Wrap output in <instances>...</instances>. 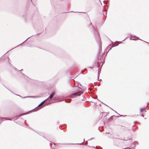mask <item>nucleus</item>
I'll list each match as a JSON object with an SVG mask.
<instances>
[{"label": "nucleus", "instance_id": "obj_1", "mask_svg": "<svg viewBox=\"0 0 149 149\" xmlns=\"http://www.w3.org/2000/svg\"><path fill=\"white\" fill-rule=\"evenodd\" d=\"M80 92L79 91L78 92H76L75 93H73L72 94V95L73 96H77V95H80V94H79V93Z\"/></svg>", "mask_w": 149, "mask_h": 149}, {"label": "nucleus", "instance_id": "obj_2", "mask_svg": "<svg viewBox=\"0 0 149 149\" xmlns=\"http://www.w3.org/2000/svg\"><path fill=\"white\" fill-rule=\"evenodd\" d=\"M54 93H53L51 95H50V96H49V98H47V100L49 98L50 99H52L53 97V96L54 95Z\"/></svg>", "mask_w": 149, "mask_h": 149}, {"label": "nucleus", "instance_id": "obj_5", "mask_svg": "<svg viewBox=\"0 0 149 149\" xmlns=\"http://www.w3.org/2000/svg\"><path fill=\"white\" fill-rule=\"evenodd\" d=\"M44 101L42 102H41V103H40L39 105V106H41L44 103Z\"/></svg>", "mask_w": 149, "mask_h": 149}, {"label": "nucleus", "instance_id": "obj_4", "mask_svg": "<svg viewBox=\"0 0 149 149\" xmlns=\"http://www.w3.org/2000/svg\"><path fill=\"white\" fill-rule=\"evenodd\" d=\"M117 43H118V42L117 43L116 42L115 44H113V47H115L116 46H117L118 45H117Z\"/></svg>", "mask_w": 149, "mask_h": 149}, {"label": "nucleus", "instance_id": "obj_6", "mask_svg": "<svg viewBox=\"0 0 149 149\" xmlns=\"http://www.w3.org/2000/svg\"><path fill=\"white\" fill-rule=\"evenodd\" d=\"M19 46H23V45H22V44H21L19 45L18 46H17V47H19Z\"/></svg>", "mask_w": 149, "mask_h": 149}, {"label": "nucleus", "instance_id": "obj_3", "mask_svg": "<svg viewBox=\"0 0 149 149\" xmlns=\"http://www.w3.org/2000/svg\"><path fill=\"white\" fill-rule=\"evenodd\" d=\"M145 108H141L140 109V113H142L143 111H145Z\"/></svg>", "mask_w": 149, "mask_h": 149}]
</instances>
